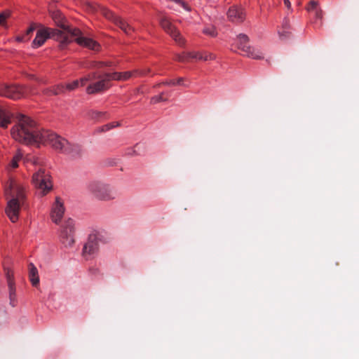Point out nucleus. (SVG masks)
<instances>
[{"label":"nucleus","instance_id":"obj_3","mask_svg":"<svg viewBox=\"0 0 359 359\" xmlns=\"http://www.w3.org/2000/svg\"><path fill=\"white\" fill-rule=\"evenodd\" d=\"M6 195L8 201L5 212L12 222H16L26 199L25 187L20 183L11 180L6 189Z\"/></svg>","mask_w":359,"mask_h":359},{"label":"nucleus","instance_id":"obj_31","mask_svg":"<svg viewBox=\"0 0 359 359\" xmlns=\"http://www.w3.org/2000/svg\"><path fill=\"white\" fill-rule=\"evenodd\" d=\"M104 114V112L93 111L89 113V116L90 118L97 121L100 118L102 117Z\"/></svg>","mask_w":359,"mask_h":359},{"label":"nucleus","instance_id":"obj_11","mask_svg":"<svg viewBox=\"0 0 359 359\" xmlns=\"http://www.w3.org/2000/svg\"><path fill=\"white\" fill-rule=\"evenodd\" d=\"M60 241L65 248L73 246L74 240V224L73 220L69 219L62 226L60 233Z\"/></svg>","mask_w":359,"mask_h":359},{"label":"nucleus","instance_id":"obj_2","mask_svg":"<svg viewBox=\"0 0 359 359\" xmlns=\"http://www.w3.org/2000/svg\"><path fill=\"white\" fill-rule=\"evenodd\" d=\"M11 135L16 141L25 144H49L53 149L64 153L68 141L57 134L40 129L32 119L20 115L18 122L11 129Z\"/></svg>","mask_w":359,"mask_h":359},{"label":"nucleus","instance_id":"obj_41","mask_svg":"<svg viewBox=\"0 0 359 359\" xmlns=\"http://www.w3.org/2000/svg\"><path fill=\"white\" fill-rule=\"evenodd\" d=\"M102 131H108L110 130L109 124L104 125L101 128Z\"/></svg>","mask_w":359,"mask_h":359},{"label":"nucleus","instance_id":"obj_18","mask_svg":"<svg viewBox=\"0 0 359 359\" xmlns=\"http://www.w3.org/2000/svg\"><path fill=\"white\" fill-rule=\"evenodd\" d=\"M245 12L243 8L233 6L227 12L228 19L234 23H241L245 20Z\"/></svg>","mask_w":359,"mask_h":359},{"label":"nucleus","instance_id":"obj_14","mask_svg":"<svg viewBox=\"0 0 359 359\" xmlns=\"http://www.w3.org/2000/svg\"><path fill=\"white\" fill-rule=\"evenodd\" d=\"M99 236L97 233L90 234L87 242L83 248V256L86 259L90 258L96 253L99 248Z\"/></svg>","mask_w":359,"mask_h":359},{"label":"nucleus","instance_id":"obj_43","mask_svg":"<svg viewBox=\"0 0 359 359\" xmlns=\"http://www.w3.org/2000/svg\"><path fill=\"white\" fill-rule=\"evenodd\" d=\"M109 124L110 129L114 128L119 126L118 123H109Z\"/></svg>","mask_w":359,"mask_h":359},{"label":"nucleus","instance_id":"obj_27","mask_svg":"<svg viewBox=\"0 0 359 359\" xmlns=\"http://www.w3.org/2000/svg\"><path fill=\"white\" fill-rule=\"evenodd\" d=\"M36 27L35 25H31L26 31V33L22 36H18L17 39L19 41H27L29 39V36L33 33V32L35 30Z\"/></svg>","mask_w":359,"mask_h":359},{"label":"nucleus","instance_id":"obj_1","mask_svg":"<svg viewBox=\"0 0 359 359\" xmlns=\"http://www.w3.org/2000/svg\"><path fill=\"white\" fill-rule=\"evenodd\" d=\"M11 135L16 141L25 144H49L53 149L64 153L68 141L57 134L40 129L32 119L20 115L18 122L11 129Z\"/></svg>","mask_w":359,"mask_h":359},{"label":"nucleus","instance_id":"obj_33","mask_svg":"<svg viewBox=\"0 0 359 359\" xmlns=\"http://www.w3.org/2000/svg\"><path fill=\"white\" fill-rule=\"evenodd\" d=\"M80 86V81L79 80H75L72 83H67L66 85V89L68 90H74L76 89Z\"/></svg>","mask_w":359,"mask_h":359},{"label":"nucleus","instance_id":"obj_44","mask_svg":"<svg viewBox=\"0 0 359 359\" xmlns=\"http://www.w3.org/2000/svg\"><path fill=\"white\" fill-rule=\"evenodd\" d=\"M29 161H32V163L33 164H34V165L38 163V162H37V159H36V158H34V157H30V158L29 159Z\"/></svg>","mask_w":359,"mask_h":359},{"label":"nucleus","instance_id":"obj_21","mask_svg":"<svg viewBox=\"0 0 359 359\" xmlns=\"http://www.w3.org/2000/svg\"><path fill=\"white\" fill-rule=\"evenodd\" d=\"M13 114L6 109L0 107V126L6 128L11 123Z\"/></svg>","mask_w":359,"mask_h":359},{"label":"nucleus","instance_id":"obj_39","mask_svg":"<svg viewBox=\"0 0 359 359\" xmlns=\"http://www.w3.org/2000/svg\"><path fill=\"white\" fill-rule=\"evenodd\" d=\"M43 94L45 95H47V96L53 95V87L44 89L43 90Z\"/></svg>","mask_w":359,"mask_h":359},{"label":"nucleus","instance_id":"obj_28","mask_svg":"<svg viewBox=\"0 0 359 359\" xmlns=\"http://www.w3.org/2000/svg\"><path fill=\"white\" fill-rule=\"evenodd\" d=\"M22 154L20 151H18V153L13 156L12 161L9 164V167L12 168H16L18 166V161L22 158Z\"/></svg>","mask_w":359,"mask_h":359},{"label":"nucleus","instance_id":"obj_7","mask_svg":"<svg viewBox=\"0 0 359 359\" xmlns=\"http://www.w3.org/2000/svg\"><path fill=\"white\" fill-rule=\"evenodd\" d=\"M87 8L90 12H99L106 18L112 20L121 30L126 34L130 35L134 29L123 19L116 16L111 11L107 8L93 3H88Z\"/></svg>","mask_w":359,"mask_h":359},{"label":"nucleus","instance_id":"obj_9","mask_svg":"<svg viewBox=\"0 0 359 359\" xmlns=\"http://www.w3.org/2000/svg\"><path fill=\"white\" fill-rule=\"evenodd\" d=\"M34 94V89L32 86L7 84L0 86V95L11 99L17 100Z\"/></svg>","mask_w":359,"mask_h":359},{"label":"nucleus","instance_id":"obj_34","mask_svg":"<svg viewBox=\"0 0 359 359\" xmlns=\"http://www.w3.org/2000/svg\"><path fill=\"white\" fill-rule=\"evenodd\" d=\"M203 33L209 35L210 36H215L217 35V32L214 27H208L203 29Z\"/></svg>","mask_w":359,"mask_h":359},{"label":"nucleus","instance_id":"obj_19","mask_svg":"<svg viewBox=\"0 0 359 359\" xmlns=\"http://www.w3.org/2000/svg\"><path fill=\"white\" fill-rule=\"evenodd\" d=\"M84 150L81 145L78 144H71L68 142L63 154L72 158L76 159L82 156Z\"/></svg>","mask_w":359,"mask_h":359},{"label":"nucleus","instance_id":"obj_42","mask_svg":"<svg viewBox=\"0 0 359 359\" xmlns=\"http://www.w3.org/2000/svg\"><path fill=\"white\" fill-rule=\"evenodd\" d=\"M284 1V4L285 5V6L288 8H290L291 7V4L289 0H283Z\"/></svg>","mask_w":359,"mask_h":359},{"label":"nucleus","instance_id":"obj_12","mask_svg":"<svg viewBox=\"0 0 359 359\" xmlns=\"http://www.w3.org/2000/svg\"><path fill=\"white\" fill-rule=\"evenodd\" d=\"M238 48L243 52V55L255 60L264 58L263 54L259 50H255L248 46L247 35L240 34L238 36Z\"/></svg>","mask_w":359,"mask_h":359},{"label":"nucleus","instance_id":"obj_5","mask_svg":"<svg viewBox=\"0 0 359 359\" xmlns=\"http://www.w3.org/2000/svg\"><path fill=\"white\" fill-rule=\"evenodd\" d=\"M87 191L95 199L102 201H111L118 197L115 187L100 180H91L86 184Z\"/></svg>","mask_w":359,"mask_h":359},{"label":"nucleus","instance_id":"obj_38","mask_svg":"<svg viewBox=\"0 0 359 359\" xmlns=\"http://www.w3.org/2000/svg\"><path fill=\"white\" fill-rule=\"evenodd\" d=\"M161 84L168 85V86H175L176 85V82H175V80L165 81H164L163 83H158L157 85V86H160Z\"/></svg>","mask_w":359,"mask_h":359},{"label":"nucleus","instance_id":"obj_37","mask_svg":"<svg viewBox=\"0 0 359 359\" xmlns=\"http://www.w3.org/2000/svg\"><path fill=\"white\" fill-rule=\"evenodd\" d=\"M282 29H290V21L288 19L285 18L282 23Z\"/></svg>","mask_w":359,"mask_h":359},{"label":"nucleus","instance_id":"obj_45","mask_svg":"<svg viewBox=\"0 0 359 359\" xmlns=\"http://www.w3.org/2000/svg\"><path fill=\"white\" fill-rule=\"evenodd\" d=\"M182 5L185 9H187V6L184 3L182 2Z\"/></svg>","mask_w":359,"mask_h":359},{"label":"nucleus","instance_id":"obj_35","mask_svg":"<svg viewBox=\"0 0 359 359\" xmlns=\"http://www.w3.org/2000/svg\"><path fill=\"white\" fill-rule=\"evenodd\" d=\"M8 16H9L8 12H4L0 14V25H4L6 20L7 19V18H8Z\"/></svg>","mask_w":359,"mask_h":359},{"label":"nucleus","instance_id":"obj_40","mask_svg":"<svg viewBox=\"0 0 359 359\" xmlns=\"http://www.w3.org/2000/svg\"><path fill=\"white\" fill-rule=\"evenodd\" d=\"M184 80V79L183 77L179 78L177 81H175L176 85L186 86L185 84L183 83Z\"/></svg>","mask_w":359,"mask_h":359},{"label":"nucleus","instance_id":"obj_10","mask_svg":"<svg viewBox=\"0 0 359 359\" xmlns=\"http://www.w3.org/2000/svg\"><path fill=\"white\" fill-rule=\"evenodd\" d=\"M32 182L42 196L47 194L53 187L50 173L44 168H41L33 174Z\"/></svg>","mask_w":359,"mask_h":359},{"label":"nucleus","instance_id":"obj_32","mask_svg":"<svg viewBox=\"0 0 359 359\" xmlns=\"http://www.w3.org/2000/svg\"><path fill=\"white\" fill-rule=\"evenodd\" d=\"M279 36L282 40H285L289 38L291 35V32H290V29H281L278 32Z\"/></svg>","mask_w":359,"mask_h":359},{"label":"nucleus","instance_id":"obj_13","mask_svg":"<svg viewBox=\"0 0 359 359\" xmlns=\"http://www.w3.org/2000/svg\"><path fill=\"white\" fill-rule=\"evenodd\" d=\"M160 24L163 30L168 34L179 45L184 43V39L181 36L179 31L172 24L170 20L165 16L160 19Z\"/></svg>","mask_w":359,"mask_h":359},{"label":"nucleus","instance_id":"obj_22","mask_svg":"<svg viewBox=\"0 0 359 359\" xmlns=\"http://www.w3.org/2000/svg\"><path fill=\"white\" fill-rule=\"evenodd\" d=\"M29 278L32 285L36 287L39 284V276L38 269L32 263L28 265Z\"/></svg>","mask_w":359,"mask_h":359},{"label":"nucleus","instance_id":"obj_36","mask_svg":"<svg viewBox=\"0 0 359 359\" xmlns=\"http://www.w3.org/2000/svg\"><path fill=\"white\" fill-rule=\"evenodd\" d=\"M196 54H197V57L196 58H198L200 60H212V59H214V56L212 55H205V57H203V55H199L198 53H196Z\"/></svg>","mask_w":359,"mask_h":359},{"label":"nucleus","instance_id":"obj_24","mask_svg":"<svg viewBox=\"0 0 359 359\" xmlns=\"http://www.w3.org/2000/svg\"><path fill=\"white\" fill-rule=\"evenodd\" d=\"M144 151V147L140 144H137L133 148H130L128 150V155L135 156L141 155Z\"/></svg>","mask_w":359,"mask_h":359},{"label":"nucleus","instance_id":"obj_46","mask_svg":"<svg viewBox=\"0 0 359 359\" xmlns=\"http://www.w3.org/2000/svg\"><path fill=\"white\" fill-rule=\"evenodd\" d=\"M30 78L34 79V75H30Z\"/></svg>","mask_w":359,"mask_h":359},{"label":"nucleus","instance_id":"obj_6","mask_svg":"<svg viewBox=\"0 0 359 359\" xmlns=\"http://www.w3.org/2000/svg\"><path fill=\"white\" fill-rule=\"evenodd\" d=\"M49 38L59 41L60 48H65V41L67 40L65 33H60L58 29L48 27H41L37 30L36 37L32 44V47L37 48L41 46Z\"/></svg>","mask_w":359,"mask_h":359},{"label":"nucleus","instance_id":"obj_15","mask_svg":"<svg viewBox=\"0 0 359 359\" xmlns=\"http://www.w3.org/2000/svg\"><path fill=\"white\" fill-rule=\"evenodd\" d=\"M4 271L9 290L10 304L12 306H15L17 303V295L13 272L7 267H4Z\"/></svg>","mask_w":359,"mask_h":359},{"label":"nucleus","instance_id":"obj_30","mask_svg":"<svg viewBox=\"0 0 359 359\" xmlns=\"http://www.w3.org/2000/svg\"><path fill=\"white\" fill-rule=\"evenodd\" d=\"M164 93H161L159 95L154 96L151 99V102L152 104H156L160 102H165L167 101V98H165L163 97Z\"/></svg>","mask_w":359,"mask_h":359},{"label":"nucleus","instance_id":"obj_20","mask_svg":"<svg viewBox=\"0 0 359 359\" xmlns=\"http://www.w3.org/2000/svg\"><path fill=\"white\" fill-rule=\"evenodd\" d=\"M307 11L313 15L316 20H322L323 11L319 7L318 2L314 0L311 1L306 7Z\"/></svg>","mask_w":359,"mask_h":359},{"label":"nucleus","instance_id":"obj_26","mask_svg":"<svg viewBox=\"0 0 359 359\" xmlns=\"http://www.w3.org/2000/svg\"><path fill=\"white\" fill-rule=\"evenodd\" d=\"M112 63L111 62H91L88 68L102 69L104 67H111Z\"/></svg>","mask_w":359,"mask_h":359},{"label":"nucleus","instance_id":"obj_17","mask_svg":"<svg viewBox=\"0 0 359 359\" xmlns=\"http://www.w3.org/2000/svg\"><path fill=\"white\" fill-rule=\"evenodd\" d=\"M64 213V203L60 197H56L50 212V217L53 222L55 224H58L62 219Z\"/></svg>","mask_w":359,"mask_h":359},{"label":"nucleus","instance_id":"obj_4","mask_svg":"<svg viewBox=\"0 0 359 359\" xmlns=\"http://www.w3.org/2000/svg\"><path fill=\"white\" fill-rule=\"evenodd\" d=\"M150 72L149 69L143 70H135L133 72H126L123 73L113 72L104 73L100 81H97L93 83L90 84L87 88L86 92L88 94H94L100 93L107 90L110 87L109 82L112 80L125 81L133 76L136 74L140 75H146Z\"/></svg>","mask_w":359,"mask_h":359},{"label":"nucleus","instance_id":"obj_8","mask_svg":"<svg viewBox=\"0 0 359 359\" xmlns=\"http://www.w3.org/2000/svg\"><path fill=\"white\" fill-rule=\"evenodd\" d=\"M67 40L65 41V47L72 41H76L79 46L87 48L93 50H99L100 44L92 39L84 36L80 29L76 28L74 30H69L65 34Z\"/></svg>","mask_w":359,"mask_h":359},{"label":"nucleus","instance_id":"obj_16","mask_svg":"<svg viewBox=\"0 0 359 359\" xmlns=\"http://www.w3.org/2000/svg\"><path fill=\"white\" fill-rule=\"evenodd\" d=\"M49 13L55 24L62 29V30H58L60 33L66 34L68 31L74 30L75 29L66 24L67 20L60 11L56 9H50Z\"/></svg>","mask_w":359,"mask_h":359},{"label":"nucleus","instance_id":"obj_25","mask_svg":"<svg viewBox=\"0 0 359 359\" xmlns=\"http://www.w3.org/2000/svg\"><path fill=\"white\" fill-rule=\"evenodd\" d=\"M197 57V54L196 53H182V54H177L175 55V59L179 62H187L189 60V58Z\"/></svg>","mask_w":359,"mask_h":359},{"label":"nucleus","instance_id":"obj_23","mask_svg":"<svg viewBox=\"0 0 359 359\" xmlns=\"http://www.w3.org/2000/svg\"><path fill=\"white\" fill-rule=\"evenodd\" d=\"M102 76H103V74H97V72H93V73L88 74V76H86L83 78H81L79 81H80L81 86H84L86 83V82H88L89 81H92V80H95V79H99L98 81H100L101 78Z\"/></svg>","mask_w":359,"mask_h":359},{"label":"nucleus","instance_id":"obj_29","mask_svg":"<svg viewBox=\"0 0 359 359\" xmlns=\"http://www.w3.org/2000/svg\"><path fill=\"white\" fill-rule=\"evenodd\" d=\"M65 89H66V86H65L62 84H58V85L53 87V94L54 95H59L60 93H64Z\"/></svg>","mask_w":359,"mask_h":359}]
</instances>
